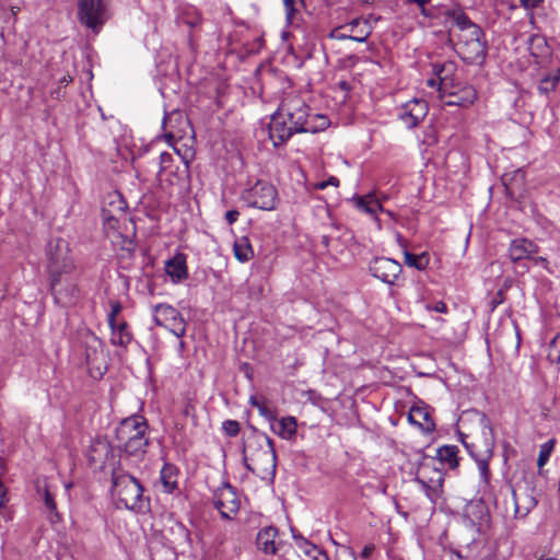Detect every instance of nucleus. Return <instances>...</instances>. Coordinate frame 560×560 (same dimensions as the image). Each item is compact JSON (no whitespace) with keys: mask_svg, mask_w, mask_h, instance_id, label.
Returning <instances> with one entry per match:
<instances>
[{"mask_svg":"<svg viewBox=\"0 0 560 560\" xmlns=\"http://www.w3.org/2000/svg\"><path fill=\"white\" fill-rule=\"evenodd\" d=\"M428 311H434L438 313H446L447 312V305L443 301H438L433 305H427Z\"/></svg>","mask_w":560,"mask_h":560,"instance_id":"47","label":"nucleus"},{"mask_svg":"<svg viewBox=\"0 0 560 560\" xmlns=\"http://www.w3.org/2000/svg\"><path fill=\"white\" fill-rule=\"evenodd\" d=\"M515 513H516V514H520V513H521L520 508H518V504H517V502H516V501H515Z\"/></svg>","mask_w":560,"mask_h":560,"instance_id":"62","label":"nucleus"},{"mask_svg":"<svg viewBox=\"0 0 560 560\" xmlns=\"http://www.w3.org/2000/svg\"><path fill=\"white\" fill-rule=\"evenodd\" d=\"M547 358L552 363L560 362V332L549 342Z\"/></svg>","mask_w":560,"mask_h":560,"instance_id":"39","label":"nucleus"},{"mask_svg":"<svg viewBox=\"0 0 560 560\" xmlns=\"http://www.w3.org/2000/svg\"><path fill=\"white\" fill-rule=\"evenodd\" d=\"M108 18L105 0H78V20L94 33L100 32Z\"/></svg>","mask_w":560,"mask_h":560,"instance_id":"8","label":"nucleus"},{"mask_svg":"<svg viewBox=\"0 0 560 560\" xmlns=\"http://www.w3.org/2000/svg\"><path fill=\"white\" fill-rule=\"evenodd\" d=\"M454 68V65L452 62L450 63H434L433 65V72L439 77V90L444 91L447 86V78L446 75H442L444 72L450 71Z\"/></svg>","mask_w":560,"mask_h":560,"instance_id":"37","label":"nucleus"},{"mask_svg":"<svg viewBox=\"0 0 560 560\" xmlns=\"http://www.w3.org/2000/svg\"><path fill=\"white\" fill-rule=\"evenodd\" d=\"M477 98V92L471 85H463L457 90L448 92L446 98L443 101L445 106H459L468 107Z\"/></svg>","mask_w":560,"mask_h":560,"instance_id":"15","label":"nucleus"},{"mask_svg":"<svg viewBox=\"0 0 560 560\" xmlns=\"http://www.w3.org/2000/svg\"><path fill=\"white\" fill-rule=\"evenodd\" d=\"M293 538L298 547L305 553V556L310 560H329L326 552L317 548L315 545L311 544L301 535H296L295 533H293Z\"/></svg>","mask_w":560,"mask_h":560,"instance_id":"23","label":"nucleus"},{"mask_svg":"<svg viewBox=\"0 0 560 560\" xmlns=\"http://www.w3.org/2000/svg\"><path fill=\"white\" fill-rule=\"evenodd\" d=\"M249 402L253 407H256L264 418H266L270 422L277 421V413L275 410L269 408L265 400H259L256 397L252 396Z\"/></svg>","mask_w":560,"mask_h":560,"instance_id":"33","label":"nucleus"},{"mask_svg":"<svg viewBox=\"0 0 560 560\" xmlns=\"http://www.w3.org/2000/svg\"><path fill=\"white\" fill-rule=\"evenodd\" d=\"M520 2L525 9L532 10L539 7L544 0H520Z\"/></svg>","mask_w":560,"mask_h":560,"instance_id":"48","label":"nucleus"},{"mask_svg":"<svg viewBox=\"0 0 560 560\" xmlns=\"http://www.w3.org/2000/svg\"><path fill=\"white\" fill-rule=\"evenodd\" d=\"M539 560H559V559L555 558V557H550V558H544V559H539Z\"/></svg>","mask_w":560,"mask_h":560,"instance_id":"64","label":"nucleus"},{"mask_svg":"<svg viewBox=\"0 0 560 560\" xmlns=\"http://www.w3.org/2000/svg\"><path fill=\"white\" fill-rule=\"evenodd\" d=\"M502 183L510 194H513L516 187L522 188L524 186L525 172L522 168H517L513 172L504 173Z\"/></svg>","mask_w":560,"mask_h":560,"instance_id":"28","label":"nucleus"},{"mask_svg":"<svg viewBox=\"0 0 560 560\" xmlns=\"http://www.w3.org/2000/svg\"><path fill=\"white\" fill-rule=\"evenodd\" d=\"M112 330L110 342L114 346L127 348L132 340V334L128 329L126 322L115 323L114 326H109Z\"/></svg>","mask_w":560,"mask_h":560,"instance_id":"22","label":"nucleus"},{"mask_svg":"<svg viewBox=\"0 0 560 560\" xmlns=\"http://www.w3.org/2000/svg\"><path fill=\"white\" fill-rule=\"evenodd\" d=\"M178 350L179 352H183L185 350V342L183 340H180L178 343Z\"/></svg>","mask_w":560,"mask_h":560,"instance_id":"58","label":"nucleus"},{"mask_svg":"<svg viewBox=\"0 0 560 560\" xmlns=\"http://www.w3.org/2000/svg\"><path fill=\"white\" fill-rule=\"evenodd\" d=\"M112 495L127 510L141 512L145 508L141 482L122 470L112 474Z\"/></svg>","mask_w":560,"mask_h":560,"instance_id":"4","label":"nucleus"},{"mask_svg":"<svg viewBox=\"0 0 560 560\" xmlns=\"http://www.w3.org/2000/svg\"><path fill=\"white\" fill-rule=\"evenodd\" d=\"M326 182L328 186H339V179L335 176H330Z\"/></svg>","mask_w":560,"mask_h":560,"instance_id":"55","label":"nucleus"},{"mask_svg":"<svg viewBox=\"0 0 560 560\" xmlns=\"http://www.w3.org/2000/svg\"><path fill=\"white\" fill-rule=\"evenodd\" d=\"M37 492L43 498L46 509L50 513H55L57 515V505H56V501H55V495L51 493L49 487L47 485H45L43 488H40L38 486Z\"/></svg>","mask_w":560,"mask_h":560,"instance_id":"35","label":"nucleus"},{"mask_svg":"<svg viewBox=\"0 0 560 560\" xmlns=\"http://www.w3.org/2000/svg\"><path fill=\"white\" fill-rule=\"evenodd\" d=\"M428 112L429 105L424 100L413 98L401 106L398 117L407 128L411 129L425 118Z\"/></svg>","mask_w":560,"mask_h":560,"instance_id":"12","label":"nucleus"},{"mask_svg":"<svg viewBox=\"0 0 560 560\" xmlns=\"http://www.w3.org/2000/svg\"><path fill=\"white\" fill-rule=\"evenodd\" d=\"M278 529L273 526L261 528L256 537L257 549L266 555H276L278 551V542L276 540Z\"/></svg>","mask_w":560,"mask_h":560,"instance_id":"17","label":"nucleus"},{"mask_svg":"<svg viewBox=\"0 0 560 560\" xmlns=\"http://www.w3.org/2000/svg\"><path fill=\"white\" fill-rule=\"evenodd\" d=\"M110 312L107 316L108 326H114L116 323V317L121 312L122 306L121 303L118 301H110Z\"/></svg>","mask_w":560,"mask_h":560,"instance_id":"44","label":"nucleus"},{"mask_svg":"<svg viewBox=\"0 0 560 560\" xmlns=\"http://www.w3.org/2000/svg\"><path fill=\"white\" fill-rule=\"evenodd\" d=\"M56 247L57 253H52L51 244L48 250L50 290L55 302L62 307H68L79 301L80 290L77 280L71 276L74 269L73 261L66 252L60 250L59 242Z\"/></svg>","mask_w":560,"mask_h":560,"instance_id":"2","label":"nucleus"},{"mask_svg":"<svg viewBox=\"0 0 560 560\" xmlns=\"http://www.w3.org/2000/svg\"><path fill=\"white\" fill-rule=\"evenodd\" d=\"M177 468L172 464H164L160 479L166 493H173L177 489Z\"/></svg>","mask_w":560,"mask_h":560,"instance_id":"24","label":"nucleus"},{"mask_svg":"<svg viewBox=\"0 0 560 560\" xmlns=\"http://www.w3.org/2000/svg\"><path fill=\"white\" fill-rule=\"evenodd\" d=\"M331 37L336 39H350L348 31H340V26L331 32Z\"/></svg>","mask_w":560,"mask_h":560,"instance_id":"51","label":"nucleus"},{"mask_svg":"<svg viewBox=\"0 0 560 560\" xmlns=\"http://www.w3.org/2000/svg\"><path fill=\"white\" fill-rule=\"evenodd\" d=\"M405 264L408 267L416 268L417 270H424L429 265V255L427 253H422L420 255L411 254L408 250L404 252Z\"/></svg>","mask_w":560,"mask_h":560,"instance_id":"31","label":"nucleus"},{"mask_svg":"<svg viewBox=\"0 0 560 560\" xmlns=\"http://www.w3.org/2000/svg\"><path fill=\"white\" fill-rule=\"evenodd\" d=\"M112 200L109 201V209L103 208V220L110 226H113V223L117 221L116 213H124L126 209V203L122 200L120 195H114L110 197Z\"/></svg>","mask_w":560,"mask_h":560,"instance_id":"26","label":"nucleus"},{"mask_svg":"<svg viewBox=\"0 0 560 560\" xmlns=\"http://www.w3.org/2000/svg\"><path fill=\"white\" fill-rule=\"evenodd\" d=\"M352 201L359 210L369 214L374 215L382 210V205L372 195L354 197Z\"/></svg>","mask_w":560,"mask_h":560,"instance_id":"29","label":"nucleus"},{"mask_svg":"<svg viewBox=\"0 0 560 560\" xmlns=\"http://www.w3.org/2000/svg\"><path fill=\"white\" fill-rule=\"evenodd\" d=\"M464 444L476 460L482 481L487 483L490 478L489 462L494 450V434L489 420L486 418L481 420V436L471 443L464 442Z\"/></svg>","mask_w":560,"mask_h":560,"instance_id":"5","label":"nucleus"},{"mask_svg":"<svg viewBox=\"0 0 560 560\" xmlns=\"http://www.w3.org/2000/svg\"><path fill=\"white\" fill-rule=\"evenodd\" d=\"M483 39V32L482 30L476 24V25H469L467 30L462 31V34L458 38V44H464L466 42H472V40H481Z\"/></svg>","mask_w":560,"mask_h":560,"instance_id":"34","label":"nucleus"},{"mask_svg":"<svg viewBox=\"0 0 560 560\" xmlns=\"http://www.w3.org/2000/svg\"><path fill=\"white\" fill-rule=\"evenodd\" d=\"M560 82V68L555 72L546 75L540 80L538 84V91L540 94H548L553 91Z\"/></svg>","mask_w":560,"mask_h":560,"instance_id":"32","label":"nucleus"},{"mask_svg":"<svg viewBox=\"0 0 560 560\" xmlns=\"http://www.w3.org/2000/svg\"><path fill=\"white\" fill-rule=\"evenodd\" d=\"M242 200L250 208L271 211L276 209L278 191L270 183L257 180L250 188L243 191Z\"/></svg>","mask_w":560,"mask_h":560,"instance_id":"7","label":"nucleus"},{"mask_svg":"<svg viewBox=\"0 0 560 560\" xmlns=\"http://www.w3.org/2000/svg\"><path fill=\"white\" fill-rule=\"evenodd\" d=\"M303 0H283L287 20L291 23L299 11V5Z\"/></svg>","mask_w":560,"mask_h":560,"instance_id":"42","label":"nucleus"},{"mask_svg":"<svg viewBox=\"0 0 560 560\" xmlns=\"http://www.w3.org/2000/svg\"><path fill=\"white\" fill-rule=\"evenodd\" d=\"M223 430L228 436H236L240 432V423L236 420H226L223 422Z\"/></svg>","mask_w":560,"mask_h":560,"instance_id":"45","label":"nucleus"},{"mask_svg":"<svg viewBox=\"0 0 560 560\" xmlns=\"http://www.w3.org/2000/svg\"><path fill=\"white\" fill-rule=\"evenodd\" d=\"M436 478L425 480L424 478H417V482L421 485L428 499L435 504L441 498L443 492L444 477L441 470H435Z\"/></svg>","mask_w":560,"mask_h":560,"instance_id":"19","label":"nucleus"},{"mask_svg":"<svg viewBox=\"0 0 560 560\" xmlns=\"http://www.w3.org/2000/svg\"><path fill=\"white\" fill-rule=\"evenodd\" d=\"M408 3L417 4L418 7H422V4H428L431 0H406Z\"/></svg>","mask_w":560,"mask_h":560,"instance_id":"56","label":"nucleus"},{"mask_svg":"<svg viewBox=\"0 0 560 560\" xmlns=\"http://www.w3.org/2000/svg\"><path fill=\"white\" fill-rule=\"evenodd\" d=\"M447 15L454 20V22L460 28V31L467 30L469 25H476L468 19V16L464 12L459 10L450 11Z\"/></svg>","mask_w":560,"mask_h":560,"instance_id":"40","label":"nucleus"},{"mask_svg":"<svg viewBox=\"0 0 560 560\" xmlns=\"http://www.w3.org/2000/svg\"><path fill=\"white\" fill-rule=\"evenodd\" d=\"M253 442L250 460L257 466V475L261 478L273 477L277 469V453L273 441L266 434L249 439Z\"/></svg>","mask_w":560,"mask_h":560,"instance_id":"6","label":"nucleus"},{"mask_svg":"<svg viewBox=\"0 0 560 560\" xmlns=\"http://www.w3.org/2000/svg\"><path fill=\"white\" fill-rule=\"evenodd\" d=\"M528 49L535 57H544L548 54V45L544 36L534 34L528 39Z\"/></svg>","mask_w":560,"mask_h":560,"instance_id":"30","label":"nucleus"},{"mask_svg":"<svg viewBox=\"0 0 560 560\" xmlns=\"http://www.w3.org/2000/svg\"><path fill=\"white\" fill-rule=\"evenodd\" d=\"M374 550H375V546L373 544H368L363 547L360 557L362 559H369L372 556V553L374 552Z\"/></svg>","mask_w":560,"mask_h":560,"instance_id":"50","label":"nucleus"},{"mask_svg":"<svg viewBox=\"0 0 560 560\" xmlns=\"http://www.w3.org/2000/svg\"><path fill=\"white\" fill-rule=\"evenodd\" d=\"M165 272L171 277L174 283H178L188 277L186 256L182 253L176 254L165 262Z\"/></svg>","mask_w":560,"mask_h":560,"instance_id":"18","label":"nucleus"},{"mask_svg":"<svg viewBox=\"0 0 560 560\" xmlns=\"http://www.w3.org/2000/svg\"><path fill=\"white\" fill-rule=\"evenodd\" d=\"M174 156L168 152H162L160 154V170L158 175L163 178L167 173L173 172Z\"/></svg>","mask_w":560,"mask_h":560,"instance_id":"38","label":"nucleus"},{"mask_svg":"<svg viewBox=\"0 0 560 560\" xmlns=\"http://www.w3.org/2000/svg\"><path fill=\"white\" fill-rule=\"evenodd\" d=\"M556 441L553 439L548 440L544 444L540 445L539 454L537 458V466L539 468L544 467L547 462L549 460V457L553 451Z\"/></svg>","mask_w":560,"mask_h":560,"instance_id":"36","label":"nucleus"},{"mask_svg":"<svg viewBox=\"0 0 560 560\" xmlns=\"http://www.w3.org/2000/svg\"><path fill=\"white\" fill-rule=\"evenodd\" d=\"M530 260H533L536 265H540V266H542V267H545V268H546V267H547V265H548V260H547V258L541 257V256H539V257H535V255H533V258H532Z\"/></svg>","mask_w":560,"mask_h":560,"instance_id":"52","label":"nucleus"},{"mask_svg":"<svg viewBox=\"0 0 560 560\" xmlns=\"http://www.w3.org/2000/svg\"><path fill=\"white\" fill-rule=\"evenodd\" d=\"M409 421L420 428L425 433L435 430V423L430 412L423 407H412L408 416Z\"/></svg>","mask_w":560,"mask_h":560,"instance_id":"20","label":"nucleus"},{"mask_svg":"<svg viewBox=\"0 0 560 560\" xmlns=\"http://www.w3.org/2000/svg\"><path fill=\"white\" fill-rule=\"evenodd\" d=\"M370 273L380 281L395 285L402 272L401 265L395 259L375 257L369 264Z\"/></svg>","mask_w":560,"mask_h":560,"instance_id":"11","label":"nucleus"},{"mask_svg":"<svg viewBox=\"0 0 560 560\" xmlns=\"http://www.w3.org/2000/svg\"><path fill=\"white\" fill-rule=\"evenodd\" d=\"M233 253L240 262H247L254 257L252 244L246 236H241L235 240L233 245Z\"/></svg>","mask_w":560,"mask_h":560,"instance_id":"27","label":"nucleus"},{"mask_svg":"<svg viewBox=\"0 0 560 560\" xmlns=\"http://www.w3.org/2000/svg\"><path fill=\"white\" fill-rule=\"evenodd\" d=\"M272 431L283 440H292L296 434L298 421L294 417H283L271 424Z\"/></svg>","mask_w":560,"mask_h":560,"instance_id":"21","label":"nucleus"},{"mask_svg":"<svg viewBox=\"0 0 560 560\" xmlns=\"http://www.w3.org/2000/svg\"><path fill=\"white\" fill-rule=\"evenodd\" d=\"M310 110V106L300 95L287 94L268 126L269 139L273 147L283 145L295 133H315L328 127L329 120L326 116H311Z\"/></svg>","mask_w":560,"mask_h":560,"instance_id":"1","label":"nucleus"},{"mask_svg":"<svg viewBox=\"0 0 560 560\" xmlns=\"http://www.w3.org/2000/svg\"><path fill=\"white\" fill-rule=\"evenodd\" d=\"M327 187H328V185H327L326 180H323V182H319V183L315 184V188L319 189V190H323V189H325Z\"/></svg>","mask_w":560,"mask_h":560,"instance_id":"57","label":"nucleus"},{"mask_svg":"<svg viewBox=\"0 0 560 560\" xmlns=\"http://www.w3.org/2000/svg\"><path fill=\"white\" fill-rule=\"evenodd\" d=\"M212 502L221 516L226 520H232L241 508V501L236 493V489L229 482H223L214 490Z\"/></svg>","mask_w":560,"mask_h":560,"instance_id":"10","label":"nucleus"},{"mask_svg":"<svg viewBox=\"0 0 560 560\" xmlns=\"http://www.w3.org/2000/svg\"><path fill=\"white\" fill-rule=\"evenodd\" d=\"M428 85L435 86L436 85V80L435 79L428 80Z\"/></svg>","mask_w":560,"mask_h":560,"instance_id":"61","label":"nucleus"},{"mask_svg":"<svg viewBox=\"0 0 560 560\" xmlns=\"http://www.w3.org/2000/svg\"><path fill=\"white\" fill-rule=\"evenodd\" d=\"M71 80L72 79L70 77L69 78L63 77L60 82L67 84V83L71 82Z\"/></svg>","mask_w":560,"mask_h":560,"instance_id":"60","label":"nucleus"},{"mask_svg":"<svg viewBox=\"0 0 560 560\" xmlns=\"http://www.w3.org/2000/svg\"><path fill=\"white\" fill-rule=\"evenodd\" d=\"M11 11H12L13 15H16L19 13V11H20V8L19 7H12Z\"/></svg>","mask_w":560,"mask_h":560,"instance_id":"59","label":"nucleus"},{"mask_svg":"<svg viewBox=\"0 0 560 560\" xmlns=\"http://www.w3.org/2000/svg\"><path fill=\"white\" fill-rule=\"evenodd\" d=\"M538 252V245L524 237L513 240L509 246V256L513 262L532 259L533 255H536Z\"/></svg>","mask_w":560,"mask_h":560,"instance_id":"13","label":"nucleus"},{"mask_svg":"<svg viewBox=\"0 0 560 560\" xmlns=\"http://www.w3.org/2000/svg\"><path fill=\"white\" fill-rule=\"evenodd\" d=\"M458 52L469 63L482 62L487 55V45L483 39L457 44Z\"/></svg>","mask_w":560,"mask_h":560,"instance_id":"14","label":"nucleus"},{"mask_svg":"<svg viewBox=\"0 0 560 560\" xmlns=\"http://www.w3.org/2000/svg\"><path fill=\"white\" fill-rule=\"evenodd\" d=\"M436 458L442 465H446L450 469L458 466V447L455 445H443L436 451Z\"/></svg>","mask_w":560,"mask_h":560,"instance_id":"25","label":"nucleus"},{"mask_svg":"<svg viewBox=\"0 0 560 560\" xmlns=\"http://www.w3.org/2000/svg\"><path fill=\"white\" fill-rule=\"evenodd\" d=\"M238 217L240 212L237 210H229L225 213V220L230 225L234 224L238 220Z\"/></svg>","mask_w":560,"mask_h":560,"instance_id":"49","label":"nucleus"},{"mask_svg":"<svg viewBox=\"0 0 560 560\" xmlns=\"http://www.w3.org/2000/svg\"><path fill=\"white\" fill-rule=\"evenodd\" d=\"M5 495H7L5 488L2 483V481L0 480V508L4 504Z\"/></svg>","mask_w":560,"mask_h":560,"instance_id":"53","label":"nucleus"},{"mask_svg":"<svg viewBox=\"0 0 560 560\" xmlns=\"http://www.w3.org/2000/svg\"><path fill=\"white\" fill-rule=\"evenodd\" d=\"M153 320L155 325L168 329L177 338L186 334V322L183 315L172 305L161 303L153 306Z\"/></svg>","mask_w":560,"mask_h":560,"instance_id":"9","label":"nucleus"},{"mask_svg":"<svg viewBox=\"0 0 560 560\" xmlns=\"http://www.w3.org/2000/svg\"><path fill=\"white\" fill-rule=\"evenodd\" d=\"M183 162H184L183 168H180L179 166L173 165V172L167 173L166 175L163 176V177H165V180H167L171 185L176 184L177 180L184 178V176L187 175L188 162L187 161H183Z\"/></svg>","mask_w":560,"mask_h":560,"instance_id":"41","label":"nucleus"},{"mask_svg":"<svg viewBox=\"0 0 560 560\" xmlns=\"http://www.w3.org/2000/svg\"><path fill=\"white\" fill-rule=\"evenodd\" d=\"M182 19H183V22L185 24H187L189 27H196V26L200 25V23H201V18H200L199 13H197L195 10H192L191 16L188 13H186L183 15Z\"/></svg>","mask_w":560,"mask_h":560,"instance_id":"46","label":"nucleus"},{"mask_svg":"<svg viewBox=\"0 0 560 560\" xmlns=\"http://www.w3.org/2000/svg\"><path fill=\"white\" fill-rule=\"evenodd\" d=\"M148 423L142 416L124 419L116 429L117 447L128 456L140 458L149 445Z\"/></svg>","mask_w":560,"mask_h":560,"instance_id":"3","label":"nucleus"},{"mask_svg":"<svg viewBox=\"0 0 560 560\" xmlns=\"http://www.w3.org/2000/svg\"><path fill=\"white\" fill-rule=\"evenodd\" d=\"M253 451V442L250 440L244 445L243 447V464L246 467L247 470L257 474V466L255 464H252L250 462V455H247V452L252 453Z\"/></svg>","mask_w":560,"mask_h":560,"instance_id":"43","label":"nucleus"},{"mask_svg":"<svg viewBox=\"0 0 560 560\" xmlns=\"http://www.w3.org/2000/svg\"><path fill=\"white\" fill-rule=\"evenodd\" d=\"M421 15H423L427 19L432 18V13L425 8V4H422V7H419Z\"/></svg>","mask_w":560,"mask_h":560,"instance_id":"54","label":"nucleus"},{"mask_svg":"<svg viewBox=\"0 0 560 560\" xmlns=\"http://www.w3.org/2000/svg\"><path fill=\"white\" fill-rule=\"evenodd\" d=\"M340 31H348L351 40L364 43L372 33V25L368 20L357 18L341 25Z\"/></svg>","mask_w":560,"mask_h":560,"instance_id":"16","label":"nucleus"},{"mask_svg":"<svg viewBox=\"0 0 560 560\" xmlns=\"http://www.w3.org/2000/svg\"><path fill=\"white\" fill-rule=\"evenodd\" d=\"M91 361H92V359H91V354H90V353H86V362L90 364V363H91Z\"/></svg>","mask_w":560,"mask_h":560,"instance_id":"63","label":"nucleus"}]
</instances>
